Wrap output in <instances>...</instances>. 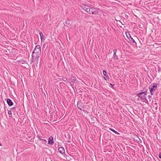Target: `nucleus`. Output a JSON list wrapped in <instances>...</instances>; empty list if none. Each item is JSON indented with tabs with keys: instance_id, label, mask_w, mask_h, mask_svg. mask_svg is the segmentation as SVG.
Segmentation results:
<instances>
[{
	"instance_id": "nucleus-1",
	"label": "nucleus",
	"mask_w": 161,
	"mask_h": 161,
	"mask_svg": "<svg viewBox=\"0 0 161 161\" xmlns=\"http://www.w3.org/2000/svg\"><path fill=\"white\" fill-rule=\"evenodd\" d=\"M157 84L156 83H152L149 86L150 92L151 95H153V92L157 89Z\"/></svg>"
},
{
	"instance_id": "nucleus-2",
	"label": "nucleus",
	"mask_w": 161,
	"mask_h": 161,
	"mask_svg": "<svg viewBox=\"0 0 161 161\" xmlns=\"http://www.w3.org/2000/svg\"><path fill=\"white\" fill-rule=\"evenodd\" d=\"M99 9L98 8L91 7L89 9L88 14H97L99 12Z\"/></svg>"
},
{
	"instance_id": "nucleus-3",
	"label": "nucleus",
	"mask_w": 161,
	"mask_h": 161,
	"mask_svg": "<svg viewBox=\"0 0 161 161\" xmlns=\"http://www.w3.org/2000/svg\"><path fill=\"white\" fill-rule=\"evenodd\" d=\"M32 53H36V54L38 55H41V47L39 45L36 46Z\"/></svg>"
},
{
	"instance_id": "nucleus-4",
	"label": "nucleus",
	"mask_w": 161,
	"mask_h": 161,
	"mask_svg": "<svg viewBox=\"0 0 161 161\" xmlns=\"http://www.w3.org/2000/svg\"><path fill=\"white\" fill-rule=\"evenodd\" d=\"M80 9L85 11L86 13H88L89 9L90 7L84 4H81L80 5Z\"/></svg>"
},
{
	"instance_id": "nucleus-5",
	"label": "nucleus",
	"mask_w": 161,
	"mask_h": 161,
	"mask_svg": "<svg viewBox=\"0 0 161 161\" xmlns=\"http://www.w3.org/2000/svg\"><path fill=\"white\" fill-rule=\"evenodd\" d=\"M40 55L37 54L36 53H32V58H31V60L32 62H34L35 61L37 62V63H38V61L39 60V58L40 57Z\"/></svg>"
},
{
	"instance_id": "nucleus-6",
	"label": "nucleus",
	"mask_w": 161,
	"mask_h": 161,
	"mask_svg": "<svg viewBox=\"0 0 161 161\" xmlns=\"http://www.w3.org/2000/svg\"><path fill=\"white\" fill-rule=\"evenodd\" d=\"M147 95L145 93L140 92L137 94V96L139 97L141 100H146Z\"/></svg>"
},
{
	"instance_id": "nucleus-7",
	"label": "nucleus",
	"mask_w": 161,
	"mask_h": 161,
	"mask_svg": "<svg viewBox=\"0 0 161 161\" xmlns=\"http://www.w3.org/2000/svg\"><path fill=\"white\" fill-rule=\"evenodd\" d=\"M77 107L78 109L81 111L82 108L84 107L83 105V103L81 101H78L77 104Z\"/></svg>"
},
{
	"instance_id": "nucleus-8",
	"label": "nucleus",
	"mask_w": 161,
	"mask_h": 161,
	"mask_svg": "<svg viewBox=\"0 0 161 161\" xmlns=\"http://www.w3.org/2000/svg\"><path fill=\"white\" fill-rule=\"evenodd\" d=\"M129 37L126 35L127 37L129 39V40L130 41V42H131L132 43H133V45H134L136 46V42H135V40L131 37V35H130L129 34Z\"/></svg>"
},
{
	"instance_id": "nucleus-9",
	"label": "nucleus",
	"mask_w": 161,
	"mask_h": 161,
	"mask_svg": "<svg viewBox=\"0 0 161 161\" xmlns=\"http://www.w3.org/2000/svg\"><path fill=\"white\" fill-rule=\"evenodd\" d=\"M39 140L41 141L42 143L46 144L47 143V141L46 140L42 138V137L39 136H37Z\"/></svg>"
},
{
	"instance_id": "nucleus-10",
	"label": "nucleus",
	"mask_w": 161,
	"mask_h": 161,
	"mask_svg": "<svg viewBox=\"0 0 161 161\" xmlns=\"http://www.w3.org/2000/svg\"><path fill=\"white\" fill-rule=\"evenodd\" d=\"M7 102V104L9 106H11L13 105L14 104V103L12 101L11 99H10L9 98H8L6 100Z\"/></svg>"
},
{
	"instance_id": "nucleus-11",
	"label": "nucleus",
	"mask_w": 161,
	"mask_h": 161,
	"mask_svg": "<svg viewBox=\"0 0 161 161\" xmlns=\"http://www.w3.org/2000/svg\"><path fill=\"white\" fill-rule=\"evenodd\" d=\"M53 138L52 136H50L48 139V144L52 145L54 143Z\"/></svg>"
},
{
	"instance_id": "nucleus-12",
	"label": "nucleus",
	"mask_w": 161,
	"mask_h": 161,
	"mask_svg": "<svg viewBox=\"0 0 161 161\" xmlns=\"http://www.w3.org/2000/svg\"><path fill=\"white\" fill-rule=\"evenodd\" d=\"M59 153L62 154H64L65 153V150L64 148L62 147H60L58 149Z\"/></svg>"
},
{
	"instance_id": "nucleus-13",
	"label": "nucleus",
	"mask_w": 161,
	"mask_h": 161,
	"mask_svg": "<svg viewBox=\"0 0 161 161\" xmlns=\"http://www.w3.org/2000/svg\"><path fill=\"white\" fill-rule=\"evenodd\" d=\"M148 89L147 87H144L142 90L141 91V92H143V93H145L146 95H147V93Z\"/></svg>"
},
{
	"instance_id": "nucleus-14",
	"label": "nucleus",
	"mask_w": 161,
	"mask_h": 161,
	"mask_svg": "<svg viewBox=\"0 0 161 161\" xmlns=\"http://www.w3.org/2000/svg\"><path fill=\"white\" fill-rule=\"evenodd\" d=\"M64 26H67V27H69L71 26V24L70 23L69 21H65L64 23Z\"/></svg>"
},
{
	"instance_id": "nucleus-15",
	"label": "nucleus",
	"mask_w": 161,
	"mask_h": 161,
	"mask_svg": "<svg viewBox=\"0 0 161 161\" xmlns=\"http://www.w3.org/2000/svg\"><path fill=\"white\" fill-rule=\"evenodd\" d=\"M71 80L72 81V82H74L76 81V78L75 76L72 75L71 77Z\"/></svg>"
},
{
	"instance_id": "nucleus-16",
	"label": "nucleus",
	"mask_w": 161,
	"mask_h": 161,
	"mask_svg": "<svg viewBox=\"0 0 161 161\" xmlns=\"http://www.w3.org/2000/svg\"><path fill=\"white\" fill-rule=\"evenodd\" d=\"M109 129L110 130L112 131L113 132H114V133H115V134H117L118 135H119L120 134L117 131H116L115 130H114L113 129H112V128H109Z\"/></svg>"
},
{
	"instance_id": "nucleus-17",
	"label": "nucleus",
	"mask_w": 161,
	"mask_h": 161,
	"mask_svg": "<svg viewBox=\"0 0 161 161\" xmlns=\"http://www.w3.org/2000/svg\"><path fill=\"white\" fill-rule=\"evenodd\" d=\"M103 75L106 76L107 78H109V77L107 75V73L105 70H103Z\"/></svg>"
},
{
	"instance_id": "nucleus-18",
	"label": "nucleus",
	"mask_w": 161,
	"mask_h": 161,
	"mask_svg": "<svg viewBox=\"0 0 161 161\" xmlns=\"http://www.w3.org/2000/svg\"><path fill=\"white\" fill-rule=\"evenodd\" d=\"M62 80L64 81H66V83L69 82V81L66 78H62Z\"/></svg>"
},
{
	"instance_id": "nucleus-19",
	"label": "nucleus",
	"mask_w": 161,
	"mask_h": 161,
	"mask_svg": "<svg viewBox=\"0 0 161 161\" xmlns=\"http://www.w3.org/2000/svg\"><path fill=\"white\" fill-rule=\"evenodd\" d=\"M71 156L70 155H66V158L67 160L69 161L71 160L70 157Z\"/></svg>"
},
{
	"instance_id": "nucleus-20",
	"label": "nucleus",
	"mask_w": 161,
	"mask_h": 161,
	"mask_svg": "<svg viewBox=\"0 0 161 161\" xmlns=\"http://www.w3.org/2000/svg\"><path fill=\"white\" fill-rule=\"evenodd\" d=\"M113 58L115 59H118V57L116 55V54L115 53H114V55H113Z\"/></svg>"
},
{
	"instance_id": "nucleus-21",
	"label": "nucleus",
	"mask_w": 161,
	"mask_h": 161,
	"mask_svg": "<svg viewBox=\"0 0 161 161\" xmlns=\"http://www.w3.org/2000/svg\"><path fill=\"white\" fill-rule=\"evenodd\" d=\"M68 136L69 137V138L67 141V142L68 143H70L71 142V138H70V136L69 134L68 135Z\"/></svg>"
},
{
	"instance_id": "nucleus-22",
	"label": "nucleus",
	"mask_w": 161,
	"mask_h": 161,
	"mask_svg": "<svg viewBox=\"0 0 161 161\" xmlns=\"http://www.w3.org/2000/svg\"><path fill=\"white\" fill-rule=\"evenodd\" d=\"M11 111H11V110H10V111H9L8 112V114L10 115V117H11L12 116V113Z\"/></svg>"
},
{
	"instance_id": "nucleus-23",
	"label": "nucleus",
	"mask_w": 161,
	"mask_h": 161,
	"mask_svg": "<svg viewBox=\"0 0 161 161\" xmlns=\"http://www.w3.org/2000/svg\"><path fill=\"white\" fill-rule=\"evenodd\" d=\"M44 37H45V36H43L42 37H42H40L41 42H42L43 40L44 41L45 40V38H44Z\"/></svg>"
},
{
	"instance_id": "nucleus-24",
	"label": "nucleus",
	"mask_w": 161,
	"mask_h": 161,
	"mask_svg": "<svg viewBox=\"0 0 161 161\" xmlns=\"http://www.w3.org/2000/svg\"><path fill=\"white\" fill-rule=\"evenodd\" d=\"M16 108V107H13L11 108L10 109V110H11V111H12L13 110H14V111H15Z\"/></svg>"
},
{
	"instance_id": "nucleus-25",
	"label": "nucleus",
	"mask_w": 161,
	"mask_h": 161,
	"mask_svg": "<svg viewBox=\"0 0 161 161\" xmlns=\"http://www.w3.org/2000/svg\"><path fill=\"white\" fill-rule=\"evenodd\" d=\"M39 34L40 37H41L42 36V37L43 36H44L43 35V33H42V32L41 31H40L39 32Z\"/></svg>"
},
{
	"instance_id": "nucleus-26",
	"label": "nucleus",
	"mask_w": 161,
	"mask_h": 161,
	"mask_svg": "<svg viewBox=\"0 0 161 161\" xmlns=\"http://www.w3.org/2000/svg\"><path fill=\"white\" fill-rule=\"evenodd\" d=\"M72 82H70L69 81V83L70 85V86L72 87V88L74 89V86H73V84H72Z\"/></svg>"
},
{
	"instance_id": "nucleus-27",
	"label": "nucleus",
	"mask_w": 161,
	"mask_h": 161,
	"mask_svg": "<svg viewBox=\"0 0 161 161\" xmlns=\"http://www.w3.org/2000/svg\"><path fill=\"white\" fill-rule=\"evenodd\" d=\"M142 101H143V102H145L147 103H148V100H147L146 98V100H142Z\"/></svg>"
},
{
	"instance_id": "nucleus-28",
	"label": "nucleus",
	"mask_w": 161,
	"mask_h": 161,
	"mask_svg": "<svg viewBox=\"0 0 161 161\" xmlns=\"http://www.w3.org/2000/svg\"><path fill=\"white\" fill-rule=\"evenodd\" d=\"M142 101H143V102H145L147 103H148V100H147L146 98V100H142Z\"/></svg>"
},
{
	"instance_id": "nucleus-29",
	"label": "nucleus",
	"mask_w": 161,
	"mask_h": 161,
	"mask_svg": "<svg viewBox=\"0 0 161 161\" xmlns=\"http://www.w3.org/2000/svg\"><path fill=\"white\" fill-rule=\"evenodd\" d=\"M113 51H114V53H116V52H117V49H114V50H113Z\"/></svg>"
},
{
	"instance_id": "nucleus-30",
	"label": "nucleus",
	"mask_w": 161,
	"mask_h": 161,
	"mask_svg": "<svg viewBox=\"0 0 161 161\" xmlns=\"http://www.w3.org/2000/svg\"><path fill=\"white\" fill-rule=\"evenodd\" d=\"M110 85H111V87L112 88H113V86H114V84H112L111 83H110Z\"/></svg>"
},
{
	"instance_id": "nucleus-31",
	"label": "nucleus",
	"mask_w": 161,
	"mask_h": 161,
	"mask_svg": "<svg viewBox=\"0 0 161 161\" xmlns=\"http://www.w3.org/2000/svg\"><path fill=\"white\" fill-rule=\"evenodd\" d=\"M158 157L160 158H161V152L159 153Z\"/></svg>"
},
{
	"instance_id": "nucleus-32",
	"label": "nucleus",
	"mask_w": 161,
	"mask_h": 161,
	"mask_svg": "<svg viewBox=\"0 0 161 161\" xmlns=\"http://www.w3.org/2000/svg\"><path fill=\"white\" fill-rule=\"evenodd\" d=\"M125 19H127L128 18V16L126 15V14H125Z\"/></svg>"
},
{
	"instance_id": "nucleus-33",
	"label": "nucleus",
	"mask_w": 161,
	"mask_h": 161,
	"mask_svg": "<svg viewBox=\"0 0 161 161\" xmlns=\"http://www.w3.org/2000/svg\"><path fill=\"white\" fill-rule=\"evenodd\" d=\"M152 95H151H151H148V98H150L151 97H152Z\"/></svg>"
},
{
	"instance_id": "nucleus-34",
	"label": "nucleus",
	"mask_w": 161,
	"mask_h": 161,
	"mask_svg": "<svg viewBox=\"0 0 161 161\" xmlns=\"http://www.w3.org/2000/svg\"><path fill=\"white\" fill-rule=\"evenodd\" d=\"M104 80H107V79L105 77H104V78H103Z\"/></svg>"
},
{
	"instance_id": "nucleus-35",
	"label": "nucleus",
	"mask_w": 161,
	"mask_h": 161,
	"mask_svg": "<svg viewBox=\"0 0 161 161\" xmlns=\"http://www.w3.org/2000/svg\"><path fill=\"white\" fill-rule=\"evenodd\" d=\"M83 111L85 113L86 112V110H83Z\"/></svg>"
},
{
	"instance_id": "nucleus-36",
	"label": "nucleus",
	"mask_w": 161,
	"mask_h": 161,
	"mask_svg": "<svg viewBox=\"0 0 161 161\" xmlns=\"http://www.w3.org/2000/svg\"><path fill=\"white\" fill-rule=\"evenodd\" d=\"M2 144L0 143V146H2Z\"/></svg>"
},
{
	"instance_id": "nucleus-37",
	"label": "nucleus",
	"mask_w": 161,
	"mask_h": 161,
	"mask_svg": "<svg viewBox=\"0 0 161 161\" xmlns=\"http://www.w3.org/2000/svg\"><path fill=\"white\" fill-rule=\"evenodd\" d=\"M60 80H62V79H61V78H59V79Z\"/></svg>"
},
{
	"instance_id": "nucleus-38",
	"label": "nucleus",
	"mask_w": 161,
	"mask_h": 161,
	"mask_svg": "<svg viewBox=\"0 0 161 161\" xmlns=\"http://www.w3.org/2000/svg\"><path fill=\"white\" fill-rule=\"evenodd\" d=\"M138 40L139 41V42H140V43H141V42H140V41L139 40V39H138Z\"/></svg>"
},
{
	"instance_id": "nucleus-39",
	"label": "nucleus",
	"mask_w": 161,
	"mask_h": 161,
	"mask_svg": "<svg viewBox=\"0 0 161 161\" xmlns=\"http://www.w3.org/2000/svg\"><path fill=\"white\" fill-rule=\"evenodd\" d=\"M109 52H110V53H112V51H111H111H109Z\"/></svg>"
},
{
	"instance_id": "nucleus-40",
	"label": "nucleus",
	"mask_w": 161,
	"mask_h": 161,
	"mask_svg": "<svg viewBox=\"0 0 161 161\" xmlns=\"http://www.w3.org/2000/svg\"><path fill=\"white\" fill-rule=\"evenodd\" d=\"M109 52H110V53H112V51H111H111H109Z\"/></svg>"
},
{
	"instance_id": "nucleus-41",
	"label": "nucleus",
	"mask_w": 161,
	"mask_h": 161,
	"mask_svg": "<svg viewBox=\"0 0 161 161\" xmlns=\"http://www.w3.org/2000/svg\"><path fill=\"white\" fill-rule=\"evenodd\" d=\"M109 52H110V53H112V51H111H111H109Z\"/></svg>"
},
{
	"instance_id": "nucleus-42",
	"label": "nucleus",
	"mask_w": 161,
	"mask_h": 161,
	"mask_svg": "<svg viewBox=\"0 0 161 161\" xmlns=\"http://www.w3.org/2000/svg\"><path fill=\"white\" fill-rule=\"evenodd\" d=\"M3 103H4V105H5V103H4V101H3Z\"/></svg>"
},
{
	"instance_id": "nucleus-43",
	"label": "nucleus",
	"mask_w": 161,
	"mask_h": 161,
	"mask_svg": "<svg viewBox=\"0 0 161 161\" xmlns=\"http://www.w3.org/2000/svg\"><path fill=\"white\" fill-rule=\"evenodd\" d=\"M139 139V140L141 141V142H142V141L140 140V139Z\"/></svg>"
},
{
	"instance_id": "nucleus-44",
	"label": "nucleus",
	"mask_w": 161,
	"mask_h": 161,
	"mask_svg": "<svg viewBox=\"0 0 161 161\" xmlns=\"http://www.w3.org/2000/svg\"><path fill=\"white\" fill-rule=\"evenodd\" d=\"M51 161H53L51 160ZM53 161H55V160H53Z\"/></svg>"
}]
</instances>
